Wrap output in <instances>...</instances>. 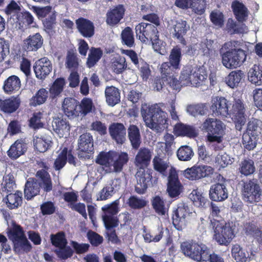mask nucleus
Instances as JSON below:
<instances>
[{
	"mask_svg": "<svg viewBox=\"0 0 262 262\" xmlns=\"http://www.w3.org/2000/svg\"><path fill=\"white\" fill-rule=\"evenodd\" d=\"M241 42L237 40H230L225 42L220 50L222 62L227 69H235L241 66L246 59V51L240 48Z\"/></svg>",
	"mask_w": 262,
	"mask_h": 262,
	"instance_id": "obj_1",
	"label": "nucleus"
},
{
	"mask_svg": "<svg viewBox=\"0 0 262 262\" xmlns=\"http://www.w3.org/2000/svg\"><path fill=\"white\" fill-rule=\"evenodd\" d=\"M141 114L147 127L161 133L168 126V118L167 113L157 105H151L141 108Z\"/></svg>",
	"mask_w": 262,
	"mask_h": 262,
	"instance_id": "obj_2",
	"label": "nucleus"
},
{
	"mask_svg": "<svg viewBox=\"0 0 262 262\" xmlns=\"http://www.w3.org/2000/svg\"><path fill=\"white\" fill-rule=\"evenodd\" d=\"M210 226L213 230V239L220 245L228 246L235 237L232 222L213 219L210 220Z\"/></svg>",
	"mask_w": 262,
	"mask_h": 262,
	"instance_id": "obj_3",
	"label": "nucleus"
},
{
	"mask_svg": "<svg viewBox=\"0 0 262 262\" xmlns=\"http://www.w3.org/2000/svg\"><path fill=\"white\" fill-rule=\"evenodd\" d=\"M7 235L12 242L13 249L16 253L28 252L31 250L32 246L20 225L13 223L11 228L8 229Z\"/></svg>",
	"mask_w": 262,
	"mask_h": 262,
	"instance_id": "obj_4",
	"label": "nucleus"
},
{
	"mask_svg": "<svg viewBox=\"0 0 262 262\" xmlns=\"http://www.w3.org/2000/svg\"><path fill=\"white\" fill-rule=\"evenodd\" d=\"M225 126L223 122L216 118H207L202 124V129L207 133V141L210 143H221Z\"/></svg>",
	"mask_w": 262,
	"mask_h": 262,
	"instance_id": "obj_5",
	"label": "nucleus"
},
{
	"mask_svg": "<svg viewBox=\"0 0 262 262\" xmlns=\"http://www.w3.org/2000/svg\"><path fill=\"white\" fill-rule=\"evenodd\" d=\"M207 74L202 68H193L191 66H186L181 72L180 79L184 85H192L198 87L207 79Z\"/></svg>",
	"mask_w": 262,
	"mask_h": 262,
	"instance_id": "obj_6",
	"label": "nucleus"
},
{
	"mask_svg": "<svg viewBox=\"0 0 262 262\" xmlns=\"http://www.w3.org/2000/svg\"><path fill=\"white\" fill-rule=\"evenodd\" d=\"M241 191L243 200L248 203L253 204L260 200L261 189L256 179L243 181Z\"/></svg>",
	"mask_w": 262,
	"mask_h": 262,
	"instance_id": "obj_7",
	"label": "nucleus"
},
{
	"mask_svg": "<svg viewBox=\"0 0 262 262\" xmlns=\"http://www.w3.org/2000/svg\"><path fill=\"white\" fill-rule=\"evenodd\" d=\"M78 157L85 160L90 159L94 153V140L90 133L81 135L78 143Z\"/></svg>",
	"mask_w": 262,
	"mask_h": 262,
	"instance_id": "obj_8",
	"label": "nucleus"
},
{
	"mask_svg": "<svg viewBox=\"0 0 262 262\" xmlns=\"http://www.w3.org/2000/svg\"><path fill=\"white\" fill-rule=\"evenodd\" d=\"M136 36L143 43L158 39L159 32L154 25L146 23H141L135 27Z\"/></svg>",
	"mask_w": 262,
	"mask_h": 262,
	"instance_id": "obj_9",
	"label": "nucleus"
},
{
	"mask_svg": "<svg viewBox=\"0 0 262 262\" xmlns=\"http://www.w3.org/2000/svg\"><path fill=\"white\" fill-rule=\"evenodd\" d=\"M182 253L186 256L194 260L202 262L204 255L208 251L206 248L204 249L201 245L195 242H184L181 245Z\"/></svg>",
	"mask_w": 262,
	"mask_h": 262,
	"instance_id": "obj_10",
	"label": "nucleus"
},
{
	"mask_svg": "<svg viewBox=\"0 0 262 262\" xmlns=\"http://www.w3.org/2000/svg\"><path fill=\"white\" fill-rule=\"evenodd\" d=\"M152 170L148 168L140 167L136 173L137 183L135 186L136 192L140 194H144L150 183H151Z\"/></svg>",
	"mask_w": 262,
	"mask_h": 262,
	"instance_id": "obj_11",
	"label": "nucleus"
},
{
	"mask_svg": "<svg viewBox=\"0 0 262 262\" xmlns=\"http://www.w3.org/2000/svg\"><path fill=\"white\" fill-rule=\"evenodd\" d=\"M214 169L207 165H195L184 171V176L189 180H197L209 176L213 173Z\"/></svg>",
	"mask_w": 262,
	"mask_h": 262,
	"instance_id": "obj_12",
	"label": "nucleus"
},
{
	"mask_svg": "<svg viewBox=\"0 0 262 262\" xmlns=\"http://www.w3.org/2000/svg\"><path fill=\"white\" fill-rule=\"evenodd\" d=\"M190 213L189 208L185 203L178 205L177 209L173 211L172 219L174 227L178 230H182L186 223V217Z\"/></svg>",
	"mask_w": 262,
	"mask_h": 262,
	"instance_id": "obj_13",
	"label": "nucleus"
},
{
	"mask_svg": "<svg viewBox=\"0 0 262 262\" xmlns=\"http://www.w3.org/2000/svg\"><path fill=\"white\" fill-rule=\"evenodd\" d=\"M53 66L48 57H43L37 60L33 66V69L37 79L43 80L51 73Z\"/></svg>",
	"mask_w": 262,
	"mask_h": 262,
	"instance_id": "obj_14",
	"label": "nucleus"
},
{
	"mask_svg": "<svg viewBox=\"0 0 262 262\" xmlns=\"http://www.w3.org/2000/svg\"><path fill=\"white\" fill-rule=\"evenodd\" d=\"M210 109L212 115L215 117H226L229 112L228 101L223 97L217 96L212 98Z\"/></svg>",
	"mask_w": 262,
	"mask_h": 262,
	"instance_id": "obj_15",
	"label": "nucleus"
},
{
	"mask_svg": "<svg viewBox=\"0 0 262 262\" xmlns=\"http://www.w3.org/2000/svg\"><path fill=\"white\" fill-rule=\"evenodd\" d=\"M28 150V144L26 139L20 138L11 145L7 151L8 157L12 160H16L25 155Z\"/></svg>",
	"mask_w": 262,
	"mask_h": 262,
	"instance_id": "obj_16",
	"label": "nucleus"
},
{
	"mask_svg": "<svg viewBox=\"0 0 262 262\" xmlns=\"http://www.w3.org/2000/svg\"><path fill=\"white\" fill-rule=\"evenodd\" d=\"M183 188L177 171L172 168L168 177L167 190L169 195L172 198L178 196L182 192Z\"/></svg>",
	"mask_w": 262,
	"mask_h": 262,
	"instance_id": "obj_17",
	"label": "nucleus"
},
{
	"mask_svg": "<svg viewBox=\"0 0 262 262\" xmlns=\"http://www.w3.org/2000/svg\"><path fill=\"white\" fill-rule=\"evenodd\" d=\"M232 111L233 117L237 130H241L242 126L245 125L246 121L245 117V108L242 101L238 99L233 105Z\"/></svg>",
	"mask_w": 262,
	"mask_h": 262,
	"instance_id": "obj_18",
	"label": "nucleus"
},
{
	"mask_svg": "<svg viewBox=\"0 0 262 262\" xmlns=\"http://www.w3.org/2000/svg\"><path fill=\"white\" fill-rule=\"evenodd\" d=\"M125 9L123 5L119 4L110 9L106 13V22L110 26L118 24L123 18Z\"/></svg>",
	"mask_w": 262,
	"mask_h": 262,
	"instance_id": "obj_19",
	"label": "nucleus"
},
{
	"mask_svg": "<svg viewBox=\"0 0 262 262\" xmlns=\"http://www.w3.org/2000/svg\"><path fill=\"white\" fill-rule=\"evenodd\" d=\"M210 199L215 202H222L228 197V190L224 182L212 185L209 190Z\"/></svg>",
	"mask_w": 262,
	"mask_h": 262,
	"instance_id": "obj_20",
	"label": "nucleus"
},
{
	"mask_svg": "<svg viewBox=\"0 0 262 262\" xmlns=\"http://www.w3.org/2000/svg\"><path fill=\"white\" fill-rule=\"evenodd\" d=\"M108 132L112 138L117 144H122L125 142L126 130L123 123H112L108 127Z\"/></svg>",
	"mask_w": 262,
	"mask_h": 262,
	"instance_id": "obj_21",
	"label": "nucleus"
},
{
	"mask_svg": "<svg viewBox=\"0 0 262 262\" xmlns=\"http://www.w3.org/2000/svg\"><path fill=\"white\" fill-rule=\"evenodd\" d=\"M75 23L78 32L82 36L90 38L94 35L95 27L91 20L83 17H80L76 20Z\"/></svg>",
	"mask_w": 262,
	"mask_h": 262,
	"instance_id": "obj_22",
	"label": "nucleus"
},
{
	"mask_svg": "<svg viewBox=\"0 0 262 262\" xmlns=\"http://www.w3.org/2000/svg\"><path fill=\"white\" fill-rule=\"evenodd\" d=\"M41 185L38 181L33 178H29L25 184L24 188L25 198L30 200L39 194Z\"/></svg>",
	"mask_w": 262,
	"mask_h": 262,
	"instance_id": "obj_23",
	"label": "nucleus"
},
{
	"mask_svg": "<svg viewBox=\"0 0 262 262\" xmlns=\"http://www.w3.org/2000/svg\"><path fill=\"white\" fill-rule=\"evenodd\" d=\"M173 133L177 136L187 137L189 138H194L198 136L195 127L182 123H178L174 125Z\"/></svg>",
	"mask_w": 262,
	"mask_h": 262,
	"instance_id": "obj_24",
	"label": "nucleus"
},
{
	"mask_svg": "<svg viewBox=\"0 0 262 262\" xmlns=\"http://www.w3.org/2000/svg\"><path fill=\"white\" fill-rule=\"evenodd\" d=\"M129 161L128 155L126 152H117L113 151L112 162L114 170L120 172L122 170L123 166L127 164Z\"/></svg>",
	"mask_w": 262,
	"mask_h": 262,
	"instance_id": "obj_25",
	"label": "nucleus"
},
{
	"mask_svg": "<svg viewBox=\"0 0 262 262\" xmlns=\"http://www.w3.org/2000/svg\"><path fill=\"white\" fill-rule=\"evenodd\" d=\"M79 102L73 98H66L62 103L65 114L69 117L78 116Z\"/></svg>",
	"mask_w": 262,
	"mask_h": 262,
	"instance_id": "obj_26",
	"label": "nucleus"
},
{
	"mask_svg": "<svg viewBox=\"0 0 262 262\" xmlns=\"http://www.w3.org/2000/svg\"><path fill=\"white\" fill-rule=\"evenodd\" d=\"M43 39L39 33L30 35L24 40V44L28 51H36L41 47Z\"/></svg>",
	"mask_w": 262,
	"mask_h": 262,
	"instance_id": "obj_27",
	"label": "nucleus"
},
{
	"mask_svg": "<svg viewBox=\"0 0 262 262\" xmlns=\"http://www.w3.org/2000/svg\"><path fill=\"white\" fill-rule=\"evenodd\" d=\"M20 103L19 99L13 97L0 100V110L5 113L11 114L18 108Z\"/></svg>",
	"mask_w": 262,
	"mask_h": 262,
	"instance_id": "obj_28",
	"label": "nucleus"
},
{
	"mask_svg": "<svg viewBox=\"0 0 262 262\" xmlns=\"http://www.w3.org/2000/svg\"><path fill=\"white\" fill-rule=\"evenodd\" d=\"M104 93L106 102L108 105L114 106L120 102V93L115 86H106Z\"/></svg>",
	"mask_w": 262,
	"mask_h": 262,
	"instance_id": "obj_29",
	"label": "nucleus"
},
{
	"mask_svg": "<svg viewBox=\"0 0 262 262\" xmlns=\"http://www.w3.org/2000/svg\"><path fill=\"white\" fill-rule=\"evenodd\" d=\"M3 201L9 209H17L22 204V193L19 191L14 193H10L3 199Z\"/></svg>",
	"mask_w": 262,
	"mask_h": 262,
	"instance_id": "obj_30",
	"label": "nucleus"
},
{
	"mask_svg": "<svg viewBox=\"0 0 262 262\" xmlns=\"http://www.w3.org/2000/svg\"><path fill=\"white\" fill-rule=\"evenodd\" d=\"M66 85V81L64 78H57L53 82L49 88L50 98L52 100L59 97L63 92Z\"/></svg>",
	"mask_w": 262,
	"mask_h": 262,
	"instance_id": "obj_31",
	"label": "nucleus"
},
{
	"mask_svg": "<svg viewBox=\"0 0 262 262\" xmlns=\"http://www.w3.org/2000/svg\"><path fill=\"white\" fill-rule=\"evenodd\" d=\"M128 136L133 148L138 149L141 143V138L139 128L135 125H130L128 128Z\"/></svg>",
	"mask_w": 262,
	"mask_h": 262,
	"instance_id": "obj_32",
	"label": "nucleus"
},
{
	"mask_svg": "<svg viewBox=\"0 0 262 262\" xmlns=\"http://www.w3.org/2000/svg\"><path fill=\"white\" fill-rule=\"evenodd\" d=\"M231 7L238 21L243 22L246 20L248 17V9L242 3L234 1L232 3Z\"/></svg>",
	"mask_w": 262,
	"mask_h": 262,
	"instance_id": "obj_33",
	"label": "nucleus"
},
{
	"mask_svg": "<svg viewBox=\"0 0 262 262\" xmlns=\"http://www.w3.org/2000/svg\"><path fill=\"white\" fill-rule=\"evenodd\" d=\"M182 57V50L180 47L178 46L174 47L170 52L168 62L175 68V70L180 69Z\"/></svg>",
	"mask_w": 262,
	"mask_h": 262,
	"instance_id": "obj_34",
	"label": "nucleus"
},
{
	"mask_svg": "<svg viewBox=\"0 0 262 262\" xmlns=\"http://www.w3.org/2000/svg\"><path fill=\"white\" fill-rule=\"evenodd\" d=\"M20 85L19 78L15 75H12L9 77L5 81L3 88L6 93L11 94L19 90Z\"/></svg>",
	"mask_w": 262,
	"mask_h": 262,
	"instance_id": "obj_35",
	"label": "nucleus"
},
{
	"mask_svg": "<svg viewBox=\"0 0 262 262\" xmlns=\"http://www.w3.org/2000/svg\"><path fill=\"white\" fill-rule=\"evenodd\" d=\"M103 56V51L100 48L91 47L86 60L89 68L94 67Z\"/></svg>",
	"mask_w": 262,
	"mask_h": 262,
	"instance_id": "obj_36",
	"label": "nucleus"
},
{
	"mask_svg": "<svg viewBox=\"0 0 262 262\" xmlns=\"http://www.w3.org/2000/svg\"><path fill=\"white\" fill-rule=\"evenodd\" d=\"M189 27L187 26V22L181 20L177 22L174 27V36L178 39L182 43H185L184 36L186 34Z\"/></svg>",
	"mask_w": 262,
	"mask_h": 262,
	"instance_id": "obj_37",
	"label": "nucleus"
},
{
	"mask_svg": "<svg viewBox=\"0 0 262 262\" xmlns=\"http://www.w3.org/2000/svg\"><path fill=\"white\" fill-rule=\"evenodd\" d=\"M151 157L150 150L146 148H141L135 158L137 165L147 166L149 165Z\"/></svg>",
	"mask_w": 262,
	"mask_h": 262,
	"instance_id": "obj_38",
	"label": "nucleus"
},
{
	"mask_svg": "<svg viewBox=\"0 0 262 262\" xmlns=\"http://www.w3.org/2000/svg\"><path fill=\"white\" fill-rule=\"evenodd\" d=\"M48 95L49 92L46 89H40L30 99V105L33 106H36L43 104L47 101Z\"/></svg>",
	"mask_w": 262,
	"mask_h": 262,
	"instance_id": "obj_39",
	"label": "nucleus"
},
{
	"mask_svg": "<svg viewBox=\"0 0 262 262\" xmlns=\"http://www.w3.org/2000/svg\"><path fill=\"white\" fill-rule=\"evenodd\" d=\"M248 79L252 83L257 85L262 84V68L254 64L249 70Z\"/></svg>",
	"mask_w": 262,
	"mask_h": 262,
	"instance_id": "obj_40",
	"label": "nucleus"
},
{
	"mask_svg": "<svg viewBox=\"0 0 262 262\" xmlns=\"http://www.w3.org/2000/svg\"><path fill=\"white\" fill-rule=\"evenodd\" d=\"M244 75V73L241 70L233 71L226 78V84L231 88H236L238 85Z\"/></svg>",
	"mask_w": 262,
	"mask_h": 262,
	"instance_id": "obj_41",
	"label": "nucleus"
},
{
	"mask_svg": "<svg viewBox=\"0 0 262 262\" xmlns=\"http://www.w3.org/2000/svg\"><path fill=\"white\" fill-rule=\"evenodd\" d=\"M36 176L41 181L45 191L50 192L52 189L51 178L48 171L45 170H39L37 171Z\"/></svg>",
	"mask_w": 262,
	"mask_h": 262,
	"instance_id": "obj_42",
	"label": "nucleus"
},
{
	"mask_svg": "<svg viewBox=\"0 0 262 262\" xmlns=\"http://www.w3.org/2000/svg\"><path fill=\"white\" fill-rule=\"evenodd\" d=\"M151 205L155 212L159 215H164L166 214L167 209L166 207V202L161 196L156 195L151 200Z\"/></svg>",
	"mask_w": 262,
	"mask_h": 262,
	"instance_id": "obj_43",
	"label": "nucleus"
},
{
	"mask_svg": "<svg viewBox=\"0 0 262 262\" xmlns=\"http://www.w3.org/2000/svg\"><path fill=\"white\" fill-rule=\"evenodd\" d=\"M121 38L123 45L129 48L135 46L134 32L130 27H126L122 31Z\"/></svg>",
	"mask_w": 262,
	"mask_h": 262,
	"instance_id": "obj_44",
	"label": "nucleus"
},
{
	"mask_svg": "<svg viewBox=\"0 0 262 262\" xmlns=\"http://www.w3.org/2000/svg\"><path fill=\"white\" fill-rule=\"evenodd\" d=\"M245 233L253 236L260 243L262 244V231L252 222L247 223L245 225Z\"/></svg>",
	"mask_w": 262,
	"mask_h": 262,
	"instance_id": "obj_45",
	"label": "nucleus"
},
{
	"mask_svg": "<svg viewBox=\"0 0 262 262\" xmlns=\"http://www.w3.org/2000/svg\"><path fill=\"white\" fill-rule=\"evenodd\" d=\"M16 187L14 177L11 174H8L4 178V183H2L0 188L1 193H11Z\"/></svg>",
	"mask_w": 262,
	"mask_h": 262,
	"instance_id": "obj_46",
	"label": "nucleus"
},
{
	"mask_svg": "<svg viewBox=\"0 0 262 262\" xmlns=\"http://www.w3.org/2000/svg\"><path fill=\"white\" fill-rule=\"evenodd\" d=\"M52 142L49 139L42 137H36L34 139V146L35 149L40 152H44L47 151L52 146Z\"/></svg>",
	"mask_w": 262,
	"mask_h": 262,
	"instance_id": "obj_47",
	"label": "nucleus"
},
{
	"mask_svg": "<svg viewBox=\"0 0 262 262\" xmlns=\"http://www.w3.org/2000/svg\"><path fill=\"white\" fill-rule=\"evenodd\" d=\"M231 255L236 261L239 262H246L249 257L248 253H246L238 244L233 245Z\"/></svg>",
	"mask_w": 262,
	"mask_h": 262,
	"instance_id": "obj_48",
	"label": "nucleus"
},
{
	"mask_svg": "<svg viewBox=\"0 0 262 262\" xmlns=\"http://www.w3.org/2000/svg\"><path fill=\"white\" fill-rule=\"evenodd\" d=\"M127 64L124 57L119 56L113 59L111 64V68L114 73L119 74L126 69Z\"/></svg>",
	"mask_w": 262,
	"mask_h": 262,
	"instance_id": "obj_49",
	"label": "nucleus"
},
{
	"mask_svg": "<svg viewBox=\"0 0 262 262\" xmlns=\"http://www.w3.org/2000/svg\"><path fill=\"white\" fill-rule=\"evenodd\" d=\"M255 171V167L253 160H244L239 165V171L245 176H248L253 174Z\"/></svg>",
	"mask_w": 262,
	"mask_h": 262,
	"instance_id": "obj_50",
	"label": "nucleus"
},
{
	"mask_svg": "<svg viewBox=\"0 0 262 262\" xmlns=\"http://www.w3.org/2000/svg\"><path fill=\"white\" fill-rule=\"evenodd\" d=\"M50 238L52 244L58 248L65 247L68 244L66 234L63 231L58 232L55 234H52Z\"/></svg>",
	"mask_w": 262,
	"mask_h": 262,
	"instance_id": "obj_51",
	"label": "nucleus"
},
{
	"mask_svg": "<svg viewBox=\"0 0 262 262\" xmlns=\"http://www.w3.org/2000/svg\"><path fill=\"white\" fill-rule=\"evenodd\" d=\"M68 147H64L59 154L54 163L55 170H60L67 162Z\"/></svg>",
	"mask_w": 262,
	"mask_h": 262,
	"instance_id": "obj_52",
	"label": "nucleus"
},
{
	"mask_svg": "<svg viewBox=\"0 0 262 262\" xmlns=\"http://www.w3.org/2000/svg\"><path fill=\"white\" fill-rule=\"evenodd\" d=\"M113 152V151L100 152L96 159V162L105 167H110L112 162Z\"/></svg>",
	"mask_w": 262,
	"mask_h": 262,
	"instance_id": "obj_53",
	"label": "nucleus"
},
{
	"mask_svg": "<svg viewBox=\"0 0 262 262\" xmlns=\"http://www.w3.org/2000/svg\"><path fill=\"white\" fill-rule=\"evenodd\" d=\"M93 106L91 99L89 98H83L80 103H78V116L80 114L83 116L86 115L91 112Z\"/></svg>",
	"mask_w": 262,
	"mask_h": 262,
	"instance_id": "obj_54",
	"label": "nucleus"
},
{
	"mask_svg": "<svg viewBox=\"0 0 262 262\" xmlns=\"http://www.w3.org/2000/svg\"><path fill=\"white\" fill-rule=\"evenodd\" d=\"M154 169L159 173L164 174L169 167V163L163 160L159 156H156L152 160Z\"/></svg>",
	"mask_w": 262,
	"mask_h": 262,
	"instance_id": "obj_55",
	"label": "nucleus"
},
{
	"mask_svg": "<svg viewBox=\"0 0 262 262\" xmlns=\"http://www.w3.org/2000/svg\"><path fill=\"white\" fill-rule=\"evenodd\" d=\"M193 155V152L192 148L187 145L180 147L177 151V157L181 161H189Z\"/></svg>",
	"mask_w": 262,
	"mask_h": 262,
	"instance_id": "obj_56",
	"label": "nucleus"
},
{
	"mask_svg": "<svg viewBox=\"0 0 262 262\" xmlns=\"http://www.w3.org/2000/svg\"><path fill=\"white\" fill-rule=\"evenodd\" d=\"M257 136H254L246 133L243 135V143L248 150H252L256 147L257 141Z\"/></svg>",
	"mask_w": 262,
	"mask_h": 262,
	"instance_id": "obj_57",
	"label": "nucleus"
},
{
	"mask_svg": "<svg viewBox=\"0 0 262 262\" xmlns=\"http://www.w3.org/2000/svg\"><path fill=\"white\" fill-rule=\"evenodd\" d=\"M56 132L63 136L64 134H69L70 130V126L68 121L63 119L58 118L55 121Z\"/></svg>",
	"mask_w": 262,
	"mask_h": 262,
	"instance_id": "obj_58",
	"label": "nucleus"
},
{
	"mask_svg": "<svg viewBox=\"0 0 262 262\" xmlns=\"http://www.w3.org/2000/svg\"><path fill=\"white\" fill-rule=\"evenodd\" d=\"M43 114L40 112H35L29 119V126L34 129H39L43 127V123L41 122Z\"/></svg>",
	"mask_w": 262,
	"mask_h": 262,
	"instance_id": "obj_59",
	"label": "nucleus"
},
{
	"mask_svg": "<svg viewBox=\"0 0 262 262\" xmlns=\"http://www.w3.org/2000/svg\"><path fill=\"white\" fill-rule=\"evenodd\" d=\"M66 66L68 69L73 71H76L77 70L79 66L78 58L74 53L68 52L66 58Z\"/></svg>",
	"mask_w": 262,
	"mask_h": 262,
	"instance_id": "obj_60",
	"label": "nucleus"
},
{
	"mask_svg": "<svg viewBox=\"0 0 262 262\" xmlns=\"http://www.w3.org/2000/svg\"><path fill=\"white\" fill-rule=\"evenodd\" d=\"M55 252L58 258L66 260L73 256L74 251L70 246L67 245L56 249Z\"/></svg>",
	"mask_w": 262,
	"mask_h": 262,
	"instance_id": "obj_61",
	"label": "nucleus"
},
{
	"mask_svg": "<svg viewBox=\"0 0 262 262\" xmlns=\"http://www.w3.org/2000/svg\"><path fill=\"white\" fill-rule=\"evenodd\" d=\"M260 130L259 120L256 119L252 118L248 122L245 133L258 136L259 134L260 133Z\"/></svg>",
	"mask_w": 262,
	"mask_h": 262,
	"instance_id": "obj_62",
	"label": "nucleus"
},
{
	"mask_svg": "<svg viewBox=\"0 0 262 262\" xmlns=\"http://www.w3.org/2000/svg\"><path fill=\"white\" fill-rule=\"evenodd\" d=\"M187 110L194 116L198 115H204L207 111V106L206 104H197L189 105Z\"/></svg>",
	"mask_w": 262,
	"mask_h": 262,
	"instance_id": "obj_63",
	"label": "nucleus"
},
{
	"mask_svg": "<svg viewBox=\"0 0 262 262\" xmlns=\"http://www.w3.org/2000/svg\"><path fill=\"white\" fill-rule=\"evenodd\" d=\"M119 201L116 200L111 204L105 205L102 208L104 214L103 215H112L117 214L119 211Z\"/></svg>",
	"mask_w": 262,
	"mask_h": 262,
	"instance_id": "obj_64",
	"label": "nucleus"
}]
</instances>
